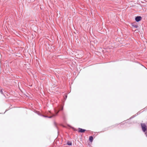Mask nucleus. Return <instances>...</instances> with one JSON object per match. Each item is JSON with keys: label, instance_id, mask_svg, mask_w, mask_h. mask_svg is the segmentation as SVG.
<instances>
[{"label": "nucleus", "instance_id": "f257e3e1", "mask_svg": "<svg viewBox=\"0 0 147 147\" xmlns=\"http://www.w3.org/2000/svg\"><path fill=\"white\" fill-rule=\"evenodd\" d=\"M55 114H53L51 113L50 111H49L47 113V115H51V116H49L47 115H42V116L43 117H47V118H51L52 117L57 115L58 113L59 112V110L57 111L55 109Z\"/></svg>", "mask_w": 147, "mask_h": 147}, {"label": "nucleus", "instance_id": "f03ea898", "mask_svg": "<svg viewBox=\"0 0 147 147\" xmlns=\"http://www.w3.org/2000/svg\"><path fill=\"white\" fill-rule=\"evenodd\" d=\"M141 126L143 131L144 132H145L147 131V128L146 124L144 123H141Z\"/></svg>", "mask_w": 147, "mask_h": 147}, {"label": "nucleus", "instance_id": "7ed1b4c3", "mask_svg": "<svg viewBox=\"0 0 147 147\" xmlns=\"http://www.w3.org/2000/svg\"><path fill=\"white\" fill-rule=\"evenodd\" d=\"M142 18L140 16H137L135 17V20L137 22H138L141 21Z\"/></svg>", "mask_w": 147, "mask_h": 147}, {"label": "nucleus", "instance_id": "20e7f679", "mask_svg": "<svg viewBox=\"0 0 147 147\" xmlns=\"http://www.w3.org/2000/svg\"><path fill=\"white\" fill-rule=\"evenodd\" d=\"M86 131L85 129H84L81 128H78V132L80 133H84Z\"/></svg>", "mask_w": 147, "mask_h": 147}, {"label": "nucleus", "instance_id": "39448f33", "mask_svg": "<svg viewBox=\"0 0 147 147\" xmlns=\"http://www.w3.org/2000/svg\"><path fill=\"white\" fill-rule=\"evenodd\" d=\"M89 140L90 142H92L93 140V137L92 136H90L89 137Z\"/></svg>", "mask_w": 147, "mask_h": 147}, {"label": "nucleus", "instance_id": "423d86ee", "mask_svg": "<svg viewBox=\"0 0 147 147\" xmlns=\"http://www.w3.org/2000/svg\"><path fill=\"white\" fill-rule=\"evenodd\" d=\"M67 144L69 146H71L72 145V143L71 142H70L69 141H68L67 142Z\"/></svg>", "mask_w": 147, "mask_h": 147}, {"label": "nucleus", "instance_id": "0eeeda50", "mask_svg": "<svg viewBox=\"0 0 147 147\" xmlns=\"http://www.w3.org/2000/svg\"><path fill=\"white\" fill-rule=\"evenodd\" d=\"M132 26H133L134 27H135V28H137V27H138V26H137V25H132Z\"/></svg>", "mask_w": 147, "mask_h": 147}, {"label": "nucleus", "instance_id": "6e6552de", "mask_svg": "<svg viewBox=\"0 0 147 147\" xmlns=\"http://www.w3.org/2000/svg\"><path fill=\"white\" fill-rule=\"evenodd\" d=\"M36 113L38 114V115H40V116H42V115H41V114L39 112H37Z\"/></svg>", "mask_w": 147, "mask_h": 147}, {"label": "nucleus", "instance_id": "1a4fd4ad", "mask_svg": "<svg viewBox=\"0 0 147 147\" xmlns=\"http://www.w3.org/2000/svg\"><path fill=\"white\" fill-rule=\"evenodd\" d=\"M67 97V94H66L65 95V97L64 98L65 100Z\"/></svg>", "mask_w": 147, "mask_h": 147}, {"label": "nucleus", "instance_id": "9d476101", "mask_svg": "<svg viewBox=\"0 0 147 147\" xmlns=\"http://www.w3.org/2000/svg\"><path fill=\"white\" fill-rule=\"evenodd\" d=\"M135 116H134V115H133V116H131L130 118H129V119H132V118H133L134 117H135Z\"/></svg>", "mask_w": 147, "mask_h": 147}, {"label": "nucleus", "instance_id": "9b49d317", "mask_svg": "<svg viewBox=\"0 0 147 147\" xmlns=\"http://www.w3.org/2000/svg\"><path fill=\"white\" fill-rule=\"evenodd\" d=\"M145 132V135H146V136L147 137V131H146Z\"/></svg>", "mask_w": 147, "mask_h": 147}, {"label": "nucleus", "instance_id": "f8f14e48", "mask_svg": "<svg viewBox=\"0 0 147 147\" xmlns=\"http://www.w3.org/2000/svg\"><path fill=\"white\" fill-rule=\"evenodd\" d=\"M63 106H62L61 107V108L60 109V110H63Z\"/></svg>", "mask_w": 147, "mask_h": 147}, {"label": "nucleus", "instance_id": "ddd939ff", "mask_svg": "<svg viewBox=\"0 0 147 147\" xmlns=\"http://www.w3.org/2000/svg\"><path fill=\"white\" fill-rule=\"evenodd\" d=\"M0 92L2 94H3V92H2V90H0Z\"/></svg>", "mask_w": 147, "mask_h": 147}]
</instances>
